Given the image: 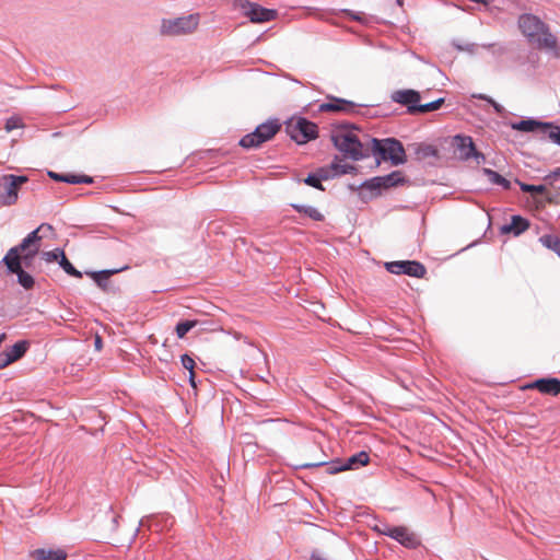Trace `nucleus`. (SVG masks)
<instances>
[{"mask_svg": "<svg viewBox=\"0 0 560 560\" xmlns=\"http://www.w3.org/2000/svg\"><path fill=\"white\" fill-rule=\"evenodd\" d=\"M443 103H444V98H439L436 101H433V102H430V103H427L423 105L409 107V114H418V113L423 114V113L433 112V110L439 109Z\"/></svg>", "mask_w": 560, "mask_h": 560, "instance_id": "26", "label": "nucleus"}, {"mask_svg": "<svg viewBox=\"0 0 560 560\" xmlns=\"http://www.w3.org/2000/svg\"><path fill=\"white\" fill-rule=\"evenodd\" d=\"M20 127H22V121L19 117L9 118L4 126V128L8 132H10L16 128H20Z\"/></svg>", "mask_w": 560, "mask_h": 560, "instance_id": "37", "label": "nucleus"}, {"mask_svg": "<svg viewBox=\"0 0 560 560\" xmlns=\"http://www.w3.org/2000/svg\"><path fill=\"white\" fill-rule=\"evenodd\" d=\"M517 26L532 47L545 51H555L558 48L557 37L538 16L523 13L517 19Z\"/></svg>", "mask_w": 560, "mask_h": 560, "instance_id": "1", "label": "nucleus"}, {"mask_svg": "<svg viewBox=\"0 0 560 560\" xmlns=\"http://www.w3.org/2000/svg\"><path fill=\"white\" fill-rule=\"evenodd\" d=\"M281 126L277 119L260 124L255 131L244 136L240 144L245 149L258 148L266 141L272 139L280 130Z\"/></svg>", "mask_w": 560, "mask_h": 560, "instance_id": "6", "label": "nucleus"}, {"mask_svg": "<svg viewBox=\"0 0 560 560\" xmlns=\"http://www.w3.org/2000/svg\"><path fill=\"white\" fill-rule=\"evenodd\" d=\"M370 460V456L366 452L362 451V452H359L352 456H350L348 459H347V468L348 469H358L362 466H365Z\"/></svg>", "mask_w": 560, "mask_h": 560, "instance_id": "23", "label": "nucleus"}, {"mask_svg": "<svg viewBox=\"0 0 560 560\" xmlns=\"http://www.w3.org/2000/svg\"><path fill=\"white\" fill-rule=\"evenodd\" d=\"M474 97H477L482 101H487L489 104L492 105L495 113H498L499 115H502L504 113V107L502 105H500L499 103H497L493 98H491L485 94L474 95Z\"/></svg>", "mask_w": 560, "mask_h": 560, "instance_id": "33", "label": "nucleus"}, {"mask_svg": "<svg viewBox=\"0 0 560 560\" xmlns=\"http://www.w3.org/2000/svg\"><path fill=\"white\" fill-rule=\"evenodd\" d=\"M354 170H355L354 166H352L348 163H345L342 160L336 158L335 161L330 165L329 172H330V176L331 175L335 176V175L348 174Z\"/></svg>", "mask_w": 560, "mask_h": 560, "instance_id": "25", "label": "nucleus"}, {"mask_svg": "<svg viewBox=\"0 0 560 560\" xmlns=\"http://www.w3.org/2000/svg\"><path fill=\"white\" fill-rule=\"evenodd\" d=\"M330 177V172L328 168H320L316 174H310L305 179L304 183L308 186H312L314 188H317L319 190H324V187L322 185L323 179H328Z\"/></svg>", "mask_w": 560, "mask_h": 560, "instance_id": "22", "label": "nucleus"}, {"mask_svg": "<svg viewBox=\"0 0 560 560\" xmlns=\"http://www.w3.org/2000/svg\"><path fill=\"white\" fill-rule=\"evenodd\" d=\"M11 363H13V361L9 358V354L4 351L0 352V370L7 368Z\"/></svg>", "mask_w": 560, "mask_h": 560, "instance_id": "40", "label": "nucleus"}, {"mask_svg": "<svg viewBox=\"0 0 560 560\" xmlns=\"http://www.w3.org/2000/svg\"><path fill=\"white\" fill-rule=\"evenodd\" d=\"M293 208L298 212L307 215L308 218H311L314 221H323L324 220V215L319 212V210L312 206L293 205Z\"/></svg>", "mask_w": 560, "mask_h": 560, "instance_id": "27", "label": "nucleus"}, {"mask_svg": "<svg viewBox=\"0 0 560 560\" xmlns=\"http://www.w3.org/2000/svg\"><path fill=\"white\" fill-rule=\"evenodd\" d=\"M404 182L401 172L395 171L385 176L374 177L365 186L371 189L390 188Z\"/></svg>", "mask_w": 560, "mask_h": 560, "instance_id": "14", "label": "nucleus"}, {"mask_svg": "<svg viewBox=\"0 0 560 560\" xmlns=\"http://www.w3.org/2000/svg\"><path fill=\"white\" fill-rule=\"evenodd\" d=\"M385 268L393 275H407L415 278H423L427 273L425 267L416 260H397L385 264Z\"/></svg>", "mask_w": 560, "mask_h": 560, "instance_id": "11", "label": "nucleus"}, {"mask_svg": "<svg viewBox=\"0 0 560 560\" xmlns=\"http://www.w3.org/2000/svg\"><path fill=\"white\" fill-rule=\"evenodd\" d=\"M63 182L68 184H92L93 178L88 175L63 174Z\"/></svg>", "mask_w": 560, "mask_h": 560, "instance_id": "31", "label": "nucleus"}, {"mask_svg": "<svg viewBox=\"0 0 560 560\" xmlns=\"http://www.w3.org/2000/svg\"><path fill=\"white\" fill-rule=\"evenodd\" d=\"M48 176L56 182H63V174L56 172H48Z\"/></svg>", "mask_w": 560, "mask_h": 560, "instance_id": "42", "label": "nucleus"}, {"mask_svg": "<svg viewBox=\"0 0 560 560\" xmlns=\"http://www.w3.org/2000/svg\"><path fill=\"white\" fill-rule=\"evenodd\" d=\"M116 271H102L94 273L93 277L95 281L101 285V278L107 279L110 275L115 273Z\"/></svg>", "mask_w": 560, "mask_h": 560, "instance_id": "41", "label": "nucleus"}, {"mask_svg": "<svg viewBox=\"0 0 560 560\" xmlns=\"http://www.w3.org/2000/svg\"><path fill=\"white\" fill-rule=\"evenodd\" d=\"M285 131L299 144L306 143L318 137L316 124L304 117H292L285 122Z\"/></svg>", "mask_w": 560, "mask_h": 560, "instance_id": "5", "label": "nucleus"}, {"mask_svg": "<svg viewBox=\"0 0 560 560\" xmlns=\"http://www.w3.org/2000/svg\"><path fill=\"white\" fill-rule=\"evenodd\" d=\"M311 560H327V559L324 558L322 555L313 553L311 557Z\"/></svg>", "mask_w": 560, "mask_h": 560, "instance_id": "44", "label": "nucleus"}, {"mask_svg": "<svg viewBox=\"0 0 560 560\" xmlns=\"http://www.w3.org/2000/svg\"><path fill=\"white\" fill-rule=\"evenodd\" d=\"M453 144L460 160L468 161L474 158L477 164L485 162V155L477 151L471 137L457 135L453 139Z\"/></svg>", "mask_w": 560, "mask_h": 560, "instance_id": "10", "label": "nucleus"}, {"mask_svg": "<svg viewBox=\"0 0 560 560\" xmlns=\"http://www.w3.org/2000/svg\"><path fill=\"white\" fill-rule=\"evenodd\" d=\"M200 15H188L163 19L160 25V34L166 37L186 36L195 33L199 26Z\"/></svg>", "mask_w": 560, "mask_h": 560, "instance_id": "3", "label": "nucleus"}, {"mask_svg": "<svg viewBox=\"0 0 560 560\" xmlns=\"http://www.w3.org/2000/svg\"><path fill=\"white\" fill-rule=\"evenodd\" d=\"M549 132H548V138L560 145V127L559 126H555L551 124V127H548Z\"/></svg>", "mask_w": 560, "mask_h": 560, "instance_id": "36", "label": "nucleus"}, {"mask_svg": "<svg viewBox=\"0 0 560 560\" xmlns=\"http://www.w3.org/2000/svg\"><path fill=\"white\" fill-rule=\"evenodd\" d=\"M354 108V103L337 97H330L328 102L319 105V110L323 113L328 112H342L350 113Z\"/></svg>", "mask_w": 560, "mask_h": 560, "instance_id": "16", "label": "nucleus"}, {"mask_svg": "<svg viewBox=\"0 0 560 560\" xmlns=\"http://www.w3.org/2000/svg\"><path fill=\"white\" fill-rule=\"evenodd\" d=\"M529 226V223L526 219L520 215H513L511 222L509 224H504L501 226L502 234H514L515 236L520 235L524 231H526Z\"/></svg>", "mask_w": 560, "mask_h": 560, "instance_id": "18", "label": "nucleus"}, {"mask_svg": "<svg viewBox=\"0 0 560 560\" xmlns=\"http://www.w3.org/2000/svg\"><path fill=\"white\" fill-rule=\"evenodd\" d=\"M196 325H197V320H185V322L178 323L175 328L177 337L179 339H183L190 329L196 327Z\"/></svg>", "mask_w": 560, "mask_h": 560, "instance_id": "32", "label": "nucleus"}, {"mask_svg": "<svg viewBox=\"0 0 560 560\" xmlns=\"http://www.w3.org/2000/svg\"><path fill=\"white\" fill-rule=\"evenodd\" d=\"M27 349H28V342L23 340V341L16 342L10 349L4 350V352L9 354V358L12 359L13 362H15L25 354Z\"/></svg>", "mask_w": 560, "mask_h": 560, "instance_id": "24", "label": "nucleus"}, {"mask_svg": "<svg viewBox=\"0 0 560 560\" xmlns=\"http://www.w3.org/2000/svg\"><path fill=\"white\" fill-rule=\"evenodd\" d=\"M190 373V376H189V381H190V384L192 387H196V383H195V372L191 371L189 372Z\"/></svg>", "mask_w": 560, "mask_h": 560, "instance_id": "46", "label": "nucleus"}, {"mask_svg": "<svg viewBox=\"0 0 560 560\" xmlns=\"http://www.w3.org/2000/svg\"><path fill=\"white\" fill-rule=\"evenodd\" d=\"M28 180L26 176H16L12 174L0 177V205L11 206L18 200L20 187Z\"/></svg>", "mask_w": 560, "mask_h": 560, "instance_id": "7", "label": "nucleus"}, {"mask_svg": "<svg viewBox=\"0 0 560 560\" xmlns=\"http://www.w3.org/2000/svg\"><path fill=\"white\" fill-rule=\"evenodd\" d=\"M512 129L524 132H532L537 129L547 130L551 127V122H540L534 119H524L518 122L511 124Z\"/></svg>", "mask_w": 560, "mask_h": 560, "instance_id": "20", "label": "nucleus"}, {"mask_svg": "<svg viewBox=\"0 0 560 560\" xmlns=\"http://www.w3.org/2000/svg\"><path fill=\"white\" fill-rule=\"evenodd\" d=\"M40 249V245L28 243L24 245V240L20 245L10 248L7 255L3 257V262L9 271H18L19 269V256H27L28 258H35Z\"/></svg>", "mask_w": 560, "mask_h": 560, "instance_id": "9", "label": "nucleus"}, {"mask_svg": "<svg viewBox=\"0 0 560 560\" xmlns=\"http://www.w3.org/2000/svg\"><path fill=\"white\" fill-rule=\"evenodd\" d=\"M371 143L370 151L378 154L382 160H389L393 165H399L406 162V153L402 144L393 138L380 141L377 139L369 140Z\"/></svg>", "mask_w": 560, "mask_h": 560, "instance_id": "4", "label": "nucleus"}, {"mask_svg": "<svg viewBox=\"0 0 560 560\" xmlns=\"http://www.w3.org/2000/svg\"><path fill=\"white\" fill-rule=\"evenodd\" d=\"M483 173L487 175L490 183L500 185L505 189L510 188V182L505 179L503 176H501L499 173L490 168H483Z\"/></svg>", "mask_w": 560, "mask_h": 560, "instance_id": "30", "label": "nucleus"}, {"mask_svg": "<svg viewBox=\"0 0 560 560\" xmlns=\"http://www.w3.org/2000/svg\"><path fill=\"white\" fill-rule=\"evenodd\" d=\"M350 15H351V18H352L353 20H357V21H360V22H362V21H364V20H365V18H364V16H361V15H359V14L351 13Z\"/></svg>", "mask_w": 560, "mask_h": 560, "instance_id": "45", "label": "nucleus"}, {"mask_svg": "<svg viewBox=\"0 0 560 560\" xmlns=\"http://www.w3.org/2000/svg\"><path fill=\"white\" fill-rule=\"evenodd\" d=\"M95 348L97 350H101V348H102V339L100 336H96V338H95Z\"/></svg>", "mask_w": 560, "mask_h": 560, "instance_id": "43", "label": "nucleus"}, {"mask_svg": "<svg viewBox=\"0 0 560 560\" xmlns=\"http://www.w3.org/2000/svg\"><path fill=\"white\" fill-rule=\"evenodd\" d=\"M52 232L54 229L50 224L43 223L24 238V245H28V243L40 245V241L47 237Z\"/></svg>", "mask_w": 560, "mask_h": 560, "instance_id": "21", "label": "nucleus"}, {"mask_svg": "<svg viewBox=\"0 0 560 560\" xmlns=\"http://www.w3.org/2000/svg\"><path fill=\"white\" fill-rule=\"evenodd\" d=\"M347 465L343 464H339V463H331L329 464V466L327 467V471L329 474H337V472H340V471H343V470H347Z\"/></svg>", "mask_w": 560, "mask_h": 560, "instance_id": "39", "label": "nucleus"}, {"mask_svg": "<svg viewBox=\"0 0 560 560\" xmlns=\"http://www.w3.org/2000/svg\"><path fill=\"white\" fill-rule=\"evenodd\" d=\"M521 189L525 192L532 194H544L546 191V187L544 185L535 186L528 184H521Z\"/></svg>", "mask_w": 560, "mask_h": 560, "instance_id": "35", "label": "nucleus"}, {"mask_svg": "<svg viewBox=\"0 0 560 560\" xmlns=\"http://www.w3.org/2000/svg\"><path fill=\"white\" fill-rule=\"evenodd\" d=\"M19 258H20V260H19V269L20 270L10 271V272L18 276V281L24 289L30 290L34 287V279L28 272H26L24 270V268L33 271L35 258H28L27 256H19Z\"/></svg>", "mask_w": 560, "mask_h": 560, "instance_id": "13", "label": "nucleus"}, {"mask_svg": "<svg viewBox=\"0 0 560 560\" xmlns=\"http://www.w3.org/2000/svg\"><path fill=\"white\" fill-rule=\"evenodd\" d=\"M539 241L545 247L553 250L560 256V240L558 236L551 234L542 235Z\"/></svg>", "mask_w": 560, "mask_h": 560, "instance_id": "29", "label": "nucleus"}, {"mask_svg": "<svg viewBox=\"0 0 560 560\" xmlns=\"http://www.w3.org/2000/svg\"><path fill=\"white\" fill-rule=\"evenodd\" d=\"M236 7L253 23L269 22L277 16L276 10L262 8L261 5L248 0H237Z\"/></svg>", "mask_w": 560, "mask_h": 560, "instance_id": "8", "label": "nucleus"}, {"mask_svg": "<svg viewBox=\"0 0 560 560\" xmlns=\"http://www.w3.org/2000/svg\"><path fill=\"white\" fill-rule=\"evenodd\" d=\"M60 258L58 260L60 267L67 272L69 276L75 277V278H82L81 271L77 270L73 265L68 260L65 252L59 253Z\"/></svg>", "mask_w": 560, "mask_h": 560, "instance_id": "28", "label": "nucleus"}, {"mask_svg": "<svg viewBox=\"0 0 560 560\" xmlns=\"http://www.w3.org/2000/svg\"><path fill=\"white\" fill-rule=\"evenodd\" d=\"M180 361H182V364L183 366L188 370L189 372L194 371V368H195V361L194 359L188 355V354H183L180 357Z\"/></svg>", "mask_w": 560, "mask_h": 560, "instance_id": "38", "label": "nucleus"}, {"mask_svg": "<svg viewBox=\"0 0 560 560\" xmlns=\"http://www.w3.org/2000/svg\"><path fill=\"white\" fill-rule=\"evenodd\" d=\"M59 253H63L62 249H59V248H56L54 250H50V252H44L43 253V259L47 262H52V261H58L59 258H60V255H58Z\"/></svg>", "mask_w": 560, "mask_h": 560, "instance_id": "34", "label": "nucleus"}, {"mask_svg": "<svg viewBox=\"0 0 560 560\" xmlns=\"http://www.w3.org/2000/svg\"><path fill=\"white\" fill-rule=\"evenodd\" d=\"M392 100L409 108L418 106L417 103L420 101V94L415 90H398L393 93Z\"/></svg>", "mask_w": 560, "mask_h": 560, "instance_id": "17", "label": "nucleus"}, {"mask_svg": "<svg viewBox=\"0 0 560 560\" xmlns=\"http://www.w3.org/2000/svg\"><path fill=\"white\" fill-rule=\"evenodd\" d=\"M31 556L34 560H67V552L62 549H36Z\"/></svg>", "mask_w": 560, "mask_h": 560, "instance_id": "19", "label": "nucleus"}, {"mask_svg": "<svg viewBox=\"0 0 560 560\" xmlns=\"http://www.w3.org/2000/svg\"><path fill=\"white\" fill-rule=\"evenodd\" d=\"M545 395L558 396L560 394V381L555 377L539 378L528 385Z\"/></svg>", "mask_w": 560, "mask_h": 560, "instance_id": "15", "label": "nucleus"}, {"mask_svg": "<svg viewBox=\"0 0 560 560\" xmlns=\"http://www.w3.org/2000/svg\"><path fill=\"white\" fill-rule=\"evenodd\" d=\"M331 138L335 147L351 160L358 161L370 154V139L363 141L354 127H339Z\"/></svg>", "mask_w": 560, "mask_h": 560, "instance_id": "2", "label": "nucleus"}, {"mask_svg": "<svg viewBox=\"0 0 560 560\" xmlns=\"http://www.w3.org/2000/svg\"><path fill=\"white\" fill-rule=\"evenodd\" d=\"M385 534L408 548H416L420 544L417 535L405 526L388 528Z\"/></svg>", "mask_w": 560, "mask_h": 560, "instance_id": "12", "label": "nucleus"}]
</instances>
